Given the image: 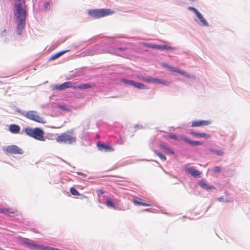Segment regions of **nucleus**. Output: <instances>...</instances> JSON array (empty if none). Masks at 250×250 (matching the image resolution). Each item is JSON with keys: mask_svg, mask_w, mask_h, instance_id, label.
I'll use <instances>...</instances> for the list:
<instances>
[{"mask_svg": "<svg viewBox=\"0 0 250 250\" xmlns=\"http://www.w3.org/2000/svg\"><path fill=\"white\" fill-rule=\"evenodd\" d=\"M156 83L158 84H162L164 85L168 86L169 85L171 82L168 80H164V79H159L156 78H151L150 79V83Z\"/></svg>", "mask_w": 250, "mask_h": 250, "instance_id": "11", "label": "nucleus"}, {"mask_svg": "<svg viewBox=\"0 0 250 250\" xmlns=\"http://www.w3.org/2000/svg\"><path fill=\"white\" fill-rule=\"evenodd\" d=\"M211 153L219 156H223L225 152L221 149H217L214 148H209L208 149Z\"/></svg>", "mask_w": 250, "mask_h": 250, "instance_id": "19", "label": "nucleus"}, {"mask_svg": "<svg viewBox=\"0 0 250 250\" xmlns=\"http://www.w3.org/2000/svg\"><path fill=\"white\" fill-rule=\"evenodd\" d=\"M211 122L210 121L206 120H200V121H194L192 122L191 126L192 127L200 126L204 125H207L211 124Z\"/></svg>", "mask_w": 250, "mask_h": 250, "instance_id": "12", "label": "nucleus"}, {"mask_svg": "<svg viewBox=\"0 0 250 250\" xmlns=\"http://www.w3.org/2000/svg\"><path fill=\"white\" fill-rule=\"evenodd\" d=\"M137 77L141 80H142L143 81L150 83V81L151 78L146 77L142 76V75H137Z\"/></svg>", "mask_w": 250, "mask_h": 250, "instance_id": "33", "label": "nucleus"}, {"mask_svg": "<svg viewBox=\"0 0 250 250\" xmlns=\"http://www.w3.org/2000/svg\"><path fill=\"white\" fill-rule=\"evenodd\" d=\"M104 204H105L106 206L109 208H112L114 209H117V207L114 205V204L112 202L111 198L110 197L107 200H106Z\"/></svg>", "mask_w": 250, "mask_h": 250, "instance_id": "28", "label": "nucleus"}, {"mask_svg": "<svg viewBox=\"0 0 250 250\" xmlns=\"http://www.w3.org/2000/svg\"><path fill=\"white\" fill-rule=\"evenodd\" d=\"M188 10L192 11L196 15H198L199 13H200L196 8L193 7L189 6L188 8Z\"/></svg>", "mask_w": 250, "mask_h": 250, "instance_id": "36", "label": "nucleus"}, {"mask_svg": "<svg viewBox=\"0 0 250 250\" xmlns=\"http://www.w3.org/2000/svg\"><path fill=\"white\" fill-rule=\"evenodd\" d=\"M186 172L196 178L201 177V172L196 170L193 167H189L186 169Z\"/></svg>", "mask_w": 250, "mask_h": 250, "instance_id": "8", "label": "nucleus"}, {"mask_svg": "<svg viewBox=\"0 0 250 250\" xmlns=\"http://www.w3.org/2000/svg\"><path fill=\"white\" fill-rule=\"evenodd\" d=\"M58 107L59 108V109L63 110H65V111H70V109H69L68 108H67V107H66L65 105H59Z\"/></svg>", "mask_w": 250, "mask_h": 250, "instance_id": "41", "label": "nucleus"}, {"mask_svg": "<svg viewBox=\"0 0 250 250\" xmlns=\"http://www.w3.org/2000/svg\"><path fill=\"white\" fill-rule=\"evenodd\" d=\"M155 153L157 156H158L161 158V160L163 161L166 160V157L161 153L157 152L156 151H155Z\"/></svg>", "mask_w": 250, "mask_h": 250, "instance_id": "40", "label": "nucleus"}, {"mask_svg": "<svg viewBox=\"0 0 250 250\" xmlns=\"http://www.w3.org/2000/svg\"><path fill=\"white\" fill-rule=\"evenodd\" d=\"M97 192H98V194H100V195H104V191L102 189L98 190Z\"/></svg>", "mask_w": 250, "mask_h": 250, "instance_id": "46", "label": "nucleus"}, {"mask_svg": "<svg viewBox=\"0 0 250 250\" xmlns=\"http://www.w3.org/2000/svg\"><path fill=\"white\" fill-rule=\"evenodd\" d=\"M169 138L170 139H174L175 140H183V138H186V136H178L175 135H170L169 136Z\"/></svg>", "mask_w": 250, "mask_h": 250, "instance_id": "32", "label": "nucleus"}, {"mask_svg": "<svg viewBox=\"0 0 250 250\" xmlns=\"http://www.w3.org/2000/svg\"><path fill=\"white\" fill-rule=\"evenodd\" d=\"M77 174H78V175H79L85 176L84 174H83V173H81V172H77Z\"/></svg>", "mask_w": 250, "mask_h": 250, "instance_id": "49", "label": "nucleus"}, {"mask_svg": "<svg viewBox=\"0 0 250 250\" xmlns=\"http://www.w3.org/2000/svg\"><path fill=\"white\" fill-rule=\"evenodd\" d=\"M125 47H119V48L117 49V50L116 51V52L117 53V54L118 55L121 56V54H120L119 53H118V52L119 51H124V50H125Z\"/></svg>", "mask_w": 250, "mask_h": 250, "instance_id": "45", "label": "nucleus"}, {"mask_svg": "<svg viewBox=\"0 0 250 250\" xmlns=\"http://www.w3.org/2000/svg\"><path fill=\"white\" fill-rule=\"evenodd\" d=\"M136 88L140 89H148V87L147 86L144 85V84H143L142 83H138V84L137 85V86Z\"/></svg>", "mask_w": 250, "mask_h": 250, "instance_id": "35", "label": "nucleus"}, {"mask_svg": "<svg viewBox=\"0 0 250 250\" xmlns=\"http://www.w3.org/2000/svg\"><path fill=\"white\" fill-rule=\"evenodd\" d=\"M160 146L161 149L166 150L167 152L172 154H174V151L170 148L167 147L166 145L164 144H161Z\"/></svg>", "mask_w": 250, "mask_h": 250, "instance_id": "31", "label": "nucleus"}, {"mask_svg": "<svg viewBox=\"0 0 250 250\" xmlns=\"http://www.w3.org/2000/svg\"><path fill=\"white\" fill-rule=\"evenodd\" d=\"M197 19H194L195 21L201 26H209V24L201 13L196 15Z\"/></svg>", "mask_w": 250, "mask_h": 250, "instance_id": "7", "label": "nucleus"}, {"mask_svg": "<svg viewBox=\"0 0 250 250\" xmlns=\"http://www.w3.org/2000/svg\"><path fill=\"white\" fill-rule=\"evenodd\" d=\"M221 168L219 166H216L213 168L212 170L216 173H218L221 171Z\"/></svg>", "mask_w": 250, "mask_h": 250, "instance_id": "42", "label": "nucleus"}, {"mask_svg": "<svg viewBox=\"0 0 250 250\" xmlns=\"http://www.w3.org/2000/svg\"><path fill=\"white\" fill-rule=\"evenodd\" d=\"M55 248L48 247V246H45L44 245H40V250H55Z\"/></svg>", "mask_w": 250, "mask_h": 250, "instance_id": "34", "label": "nucleus"}, {"mask_svg": "<svg viewBox=\"0 0 250 250\" xmlns=\"http://www.w3.org/2000/svg\"><path fill=\"white\" fill-rule=\"evenodd\" d=\"M99 46L95 45L89 50V55H92L96 53H100L101 52L98 49Z\"/></svg>", "mask_w": 250, "mask_h": 250, "instance_id": "29", "label": "nucleus"}, {"mask_svg": "<svg viewBox=\"0 0 250 250\" xmlns=\"http://www.w3.org/2000/svg\"><path fill=\"white\" fill-rule=\"evenodd\" d=\"M24 0H15L14 16L17 22L16 32L18 35H21L25 26L26 12Z\"/></svg>", "mask_w": 250, "mask_h": 250, "instance_id": "1", "label": "nucleus"}, {"mask_svg": "<svg viewBox=\"0 0 250 250\" xmlns=\"http://www.w3.org/2000/svg\"><path fill=\"white\" fill-rule=\"evenodd\" d=\"M121 81L126 85H131L136 88L137 87L139 83L133 80H130L126 79H122Z\"/></svg>", "mask_w": 250, "mask_h": 250, "instance_id": "18", "label": "nucleus"}, {"mask_svg": "<svg viewBox=\"0 0 250 250\" xmlns=\"http://www.w3.org/2000/svg\"><path fill=\"white\" fill-rule=\"evenodd\" d=\"M17 211L13 209L6 208H0V212L4 214L11 216V214H14Z\"/></svg>", "mask_w": 250, "mask_h": 250, "instance_id": "16", "label": "nucleus"}, {"mask_svg": "<svg viewBox=\"0 0 250 250\" xmlns=\"http://www.w3.org/2000/svg\"><path fill=\"white\" fill-rule=\"evenodd\" d=\"M93 85V84H92L91 83H85V84H79V85L74 86V88H78V89H88V88H91Z\"/></svg>", "mask_w": 250, "mask_h": 250, "instance_id": "24", "label": "nucleus"}, {"mask_svg": "<svg viewBox=\"0 0 250 250\" xmlns=\"http://www.w3.org/2000/svg\"><path fill=\"white\" fill-rule=\"evenodd\" d=\"M178 73H179L180 75H183L187 78H189V79H196V77L194 75L188 74L183 70L179 69Z\"/></svg>", "mask_w": 250, "mask_h": 250, "instance_id": "26", "label": "nucleus"}, {"mask_svg": "<svg viewBox=\"0 0 250 250\" xmlns=\"http://www.w3.org/2000/svg\"><path fill=\"white\" fill-rule=\"evenodd\" d=\"M198 185L203 189L208 191L215 189L214 187L208 185L207 182L203 179L201 180L198 182Z\"/></svg>", "mask_w": 250, "mask_h": 250, "instance_id": "9", "label": "nucleus"}, {"mask_svg": "<svg viewBox=\"0 0 250 250\" xmlns=\"http://www.w3.org/2000/svg\"><path fill=\"white\" fill-rule=\"evenodd\" d=\"M217 200L220 202L229 203L230 201L227 199L224 198L223 196L217 198Z\"/></svg>", "mask_w": 250, "mask_h": 250, "instance_id": "39", "label": "nucleus"}, {"mask_svg": "<svg viewBox=\"0 0 250 250\" xmlns=\"http://www.w3.org/2000/svg\"><path fill=\"white\" fill-rule=\"evenodd\" d=\"M192 134L197 138H209L210 137V134L206 133L193 132Z\"/></svg>", "mask_w": 250, "mask_h": 250, "instance_id": "25", "label": "nucleus"}, {"mask_svg": "<svg viewBox=\"0 0 250 250\" xmlns=\"http://www.w3.org/2000/svg\"><path fill=\"white\" fill-rule=\"evenodd\" d=\"M25 132L26 134L39 141H44L45 138L44 137V132L43 130L40 128H32L31 127H26L25 128Z\"/></svg>", "mask_w": 250, "mask_h": 250, "instance_id": "2", "label": "nucleus"}, {"mask_svg": "<svg viewBox=\"0 0 250 250\" xmlns=\"http://www.w3.org/2000/svg\"><path fill=\"white\" fill-rule=\"evenodd\" d=\"M95 138H96V139H100V136H99V135H98V134H96V136H95Z\"/></svg>", "mask_w": 250, "mask_h": 250, "instance_id": "48", "label": "nucleus"}, {"mask_svg": "<svg viewBox=\"0 0 250 250\" xmlns=\"http://www.w3.org/2000/svg\"><path fill=\"white\" fill-rule=\"evenodd\" d=\"M148 209H146L145 210H148Z\"/></svg>", "mask_w": 250, "mask_h": 250, "instance_id": "51", "label": "nucleus"}, {"mask_svg": "<svg viewBox=\"0 0 250 250\" xmlns=\"http://www.w3.org/2000/svg\"><path fill=\"white\" fill-rule=\"evenodd\" d=\"M9 130L11 133L17 134L20 132V127L17 125L12 124L10 125Z\"/></svg>", "mask_w": 250, "mask_h": 250, "instance_id": "21", "label": "nucleus"}, {"mask_svg": "<svg viewBox=\"0 0 250 250\" xmlns=\"http://www.w3.org/2000/svg\"><path fill=\"white\" fill-rule=\"evenodd\" d=\"M132 202L134 205L137 206L142 205L145 207L151 206L152 205L151 204H147L141 201V199L140 198L137 197H134L132 199Z\"/></svg>", "mask_w": 250, "mask_h": 250, "instance_id": "15", "label": "nucleus"}, {"mask_svg": "<svg viewBox=\"0 0 250 250\" xmlns=\"http://www.w3.org/2000/svg\"><path fill=\"white\" fill-rule=\"evenodd\" d=\"M176 48L175 47H172L171 46L164 44V45H159L156 44V49H159L161 50H176Z\"/></svg>", "mask_w": 250, "mask_h": 250, "instance_id": "17", "label": "nucleus"}, {"mask_svg": "<svg viewBox=\"0 0 250 250\" xmlns=\"http://www.w3.org/2000/svg\"><path fill=\"white\" fill-rule=\"evenodd\" d=\"M68 50H64L62 51L59 52H58L57 53H55L53 55H52L49 58V60H54L59 57H60L61 56L64 54L65 53L68 52Z\"/></svg>", "mask_w": 250, "mask_h": 250, "instance_id": "27", "label": "nucleus"}, {"mask_svg": "<svg viewBox=\"0 0 250 250\" xmlns=\"http://www.w3.org/2000/svg\"><path fill=\"white\" fill-rule=\"evenodd\" d=\"M124 142V140H122V139H120L119 140H118V143L119 144H122Z\"/></svg>", "mask_w": 250, "mask_h": 250, "instance_id": "47", "label": "nucleus"}, {"mask_svg": "<svg viewBox=\"0 0 250 250\" xmlns=\"http://www.w3.org/2000/svg\"><path fill=\"white\" fill-rule=\"evenodd\" d=\"M3 151L6 154H22L24 153L22 149L16 145L8 146L3 149Z\"/></svg>", "mask_w": 250, "mask_h": 250, "instance_id": "6", "label": "nucleus"}, {"mask_svg": "<svg viewBox=\"0 0 250 250\" xmlns=\"http://www.w3.org/2000/svg\"><path fill=\"white\" fill-rule=\"evenodd\" d=\"M70 192L73 195H79V192L74 188L73 187H71L70 188Z\"/></svg>", "mask_w": 250, "mask_h": 250, "instance_id": "37", "label": "nucleus"}, {"mask_svg": "<svg viewBox=\"0 0 250 250\" xmlns=\"http://www.w3.org/2000/svg\"><path fill=\"white\" fill-rule=\"evenodd\" d=\"M44 8L46 10H48L50 8V3L48 1H46L44 4Z\"/></svg>", "mask_w": 250, "mask_h": 250, "instance_id": "44", "label": "nucleus"}, {"mask_svg": "<svg viewBox=\"0 0 250 250\" xmlns=\"http://www.w3.org/2000/svg\"><path fill=\"white\" fill-rule=\"evenodd\" d=\"M76 141V137L72 135L69 132L61 134L57 138L58 143L72 145L75 143Z\"/></svg>", "mask_w": 250, "mask_h": 250, "instance_id": "3", "label": "nucleus"}, {"mask_svg": "<svg viewBox=\"0 0 250 250\" xmlns=\"http://www.w3.org/2000/svg\"><path fill=\"white\" fill-rule=\"evenodd\" d=\"M88 15L94 19H99L113 13L110 9H96L88 11Z\"/></svg>", "mask_w": 250, "mask_h": 250, "instance_id": "4", "label": "nucleus"}, {"mask_svg": "<svg viewBox=\"0 0 250 250\" xmlns=\"http://www.w3.org/2000/svg\"><path fill=\"white\" fill-rule=\"evenodd\" d=\"M29 239L27 238H22L21 240V242L23 244L24 246H26L27 243Z\"/></svg>", "mask_w": 250, "mask_h": 250, "instance_id": "43", "label": "nucleus"}, {"mask_svg": "<svg viewBox=\"0 0 250 250\" xmlns=\"http://www.w3.org/2000/svg\"><path fill=\"white\" fill-rule=\"evenodd\" d=\"M55 250H62V249H56V248H55Z\"/></svg>", "mask_w": 250, "mask_h": 250, "instance_id": "50", "label": "nucleus"}, {"mask_svg": "<svg viewBox=\"0 0 250 250\" xmlns=\"http://www.w3.org/2000/svg\"><path fill=\"white\" fill-rule=\"evenodd\" d=\"M144 45L152 49H156V44H152L150 43H145Z\"/></svg>", "mask_w": 250, "mask_h": 250, "instance_id": "38", "label": "nucleus"}, {"mask_svg": "<svg viewBox=\"0 0 250 250\" xmlns=\"http://www.w3.org/2000/svg\"><path fill=\"white\" fill-rule=\"evenodd\" d=\"M1 38L2 39V41L4 42H7L9 41L11 38V35L8 33L5 29H4L1 32Z\"/></svg>", "mask_w": 250, "mask_h": 250, "instance_id": "14", "label": "nucleus"}, {"mask_svg": "<svg viewBox=\"0 0 250 250\" xmlns=\"http://www.w3.org/2000/svg\"><path fill=\"white\" fill-rule=\"evenodd\" d=\"M23 115L29 119L40 123H45V122L43 118L40 117L37 111H30L26 112Z\"/></svg>", "mask_w": 250, "mask_h": 250, "instance_id": "5", "label": "nucleus"}, {"mask_svg": "<svg viewBox=\"0 0 250 250\" xmlns=\"http://www.w3.org/2000/svg\"><path fill=\"white\" fill-rule=\"evenodd\" d=\"M40 245L35 244L32 240H29L26 247L31 249L39 250H40Z\"/></svg>", "mask_w": 250, "mask_h": 250, "instance_id": "22", "label": "nucleus"}, {"mask_svg": "<svg viewBox=\"0 0 250 250\" xmlns=\"http://www.w3.org/2000/svg\"><path fill=\"white\" fill-rule=\"evenodd\" d=\"M109 198V196L107 194L104 195L98 194V200L100 203L104 204Z\"/></svg>", "mask_w": 250, "mask_h": 250, "instance_id": "23", "label": "nucleus"}, {"mask_svg": "<svg viewBox=\"0 0 250 250\" xmlns=\"http://www.w3.org/2000/svg\"><path fill=\"white\" fill-rule=\"evenodd\" d=\"M97 146L98 149L100 151L110 152L114 150L112 146L104 144H100L99 143H98Z\"/></svg>", "mask_w": 250, "mask_h": 250, "instance_id": "10", "label": "nucleus"}, {"mask_svg": "<svg viewBox=\"0 0 250 250\" xmlns=\"http://www.w3.org/2000/svg\"><path fill=\"white\" fill-rule=\"evenodd\" d=\"M163 66L164 67L167 68L169 70L173 71V72L178 73L179 70V69H178V68L171 66V65H169L168 64L166 63H164L163 64Z\"/></svg>", "mask_w": 250, "mask_h": 250, "instance_id": "30", "label": "nucleus"}, {"mask_svg": "<svg viewBox=\"0 0 250 250\" xmlns=\"http://www.w3.org/2000/svg\"><path fill=\"white\" fill-rule=\"evenodd\" d=\"M69 87H74V86L71 82H67L55 86L54 88L57 90H61Z\"/></svg>", "mask_w": 250, "mask_h": 250, "instance_id": "13", "label": "nucleus"}, {"mask_svg": "<svg viewBox=\"0 0 250 250\" xmlns=\"http://www.w3.org/2000/svg\"><path fill=\"white\" fill-rule=\"evenodd\" d=\"M183 139L185 142L194 146H197L202 145V143L201 142L198 141H191L186 136V138H183Z\"/></svg>", "mask_w": 250, "mask_h": 250, "instance_id": "20", "label": "nucleus"}]
</instances>
